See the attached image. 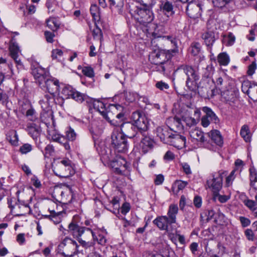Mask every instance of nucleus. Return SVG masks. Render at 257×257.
Segmentation results:
<instances>
[{
	"label": "nucleus",
	"mask_w": 257,
	"mask_h": 257,
	"mask_svg": "<svg viewBox=\"0 0 257 257\" xmlns=\"http://www.w3.org/2000/svg\"><path fill=\"white\" fill-rule=\"evenodd\" d=\"M62 85H63V88L61 93L63 96L66 99L70 98L72 97L75 89L69 85H65L62 84Z\"/></svg>",
	"instance_id": "c9c22d12"
},
{
	"label": "nucleus",
	"mask_w": 257,
	"mask_h": 257,
	"mask_svg": "<svg viewBox=\"0 0 257 257\" xmlns=\"http://www.w3.org/2000/svg\"><path fill=\"white\" fill-rule=\"evenodd\" d=\"M178 0H166L164 3H162L160 8L165 13L173 14L174 13L173 12V8L175 7H178Z\"/></svg>",
	"instance_id": "5701e85b"
},
{
	"label": "nucleus",
	"mask_w": 257,
	"mask_h": 257,
	"mask_svg": "<svg viewBox=\"0 0 257 257\" xmlns=\"http://www.w3.org/2000/svg\"><path fill=\"white\" fill-rule=\"evenodd\" d=\"M71 98L78 103H82L86 98V95L75 89Z\"/></svg>",
	"instance_id": "37998d69"
},
{
	"label": "nucleus",
	"mask_w": 257,
	"mask_h": 257,
	"mask_svg": "<svg viewBox=\"0 0 257 257\" xmlns=\"http://www.w3.org/2000/svg\"><path fill=\"white\" fill-rule=\"evenodd\" d=\"M186 137L184 136L179 135L174 131L172 134L169 141H167V144L172 145L178 149H182L185 146Z\"/></svg>",
	"instance_id": "dca6fc26"
},
{
	"label": "nucleus",
	"mask_w": 257,
	"mask_h": 257,
	"mask_svg": "<svg viewBox=\"0 0 257 257\" xmlns=\"http://www.w3.org/2000/svg\"><path fill=\"white\" fill-rule=\"evenodd\" d=\"M9 50L10 56L12 58H16L19 56V53L20 52L19 47L18 44L12 40L10 43Z\"/></svg>",
	"instance_id": "473e14b6"
},
{
	"label": "nucleus",
	"mask_w": 257,
	"mask_h": 257,
	"mask_svg": "<svg viewBox=\"0 0 257 257\" xmlns=\"http://www.w3.org/2000/svg\"><path fill=\"white\" fill-rule=\"evenodd\" d=\"M63 54V51L58 49H54L52 51L51 56L53 59H57L61 57Z\"/></svg>",
	"instance_id": "052dcab7"
},
{
	"label": "nucleus",
	"mask_w": 257,
	"mask_h": 257,
	"mask_svg": "<svg viewBox=\"0 0 257 257\" xmlns=\"http://www.w3.org/2000/svg\"><path fill=\"white\" fill-rule=\"evenodd\" d=\"M131 119L133 121V124L138 130V134L141 135L147 132L149 124V120L141 111L137 110L133 112Z\"/></svg>",
	"instance_id": "0eeeda50"
},
{
	"label": "nucleus",
	"mask_w": 257,
	"mask_h": 257,
	"mask_svg": "<svg viewBox=\"0 0 257 257\" xmlns=\"http://www.w3.org/2000/svg\"><path fill=\"white\" fill-rule=\"evenodd\" d=\"M248 93V95L251 99H254L256 96V92L257 90V84H250V86Z\"/></svg>",
	"instance_id": "5fc2aeb1"
},
{
	"label": "nucleus",
	"mask_w": 257,
	"mask_h": 257,
	"mask_svg": "<svg viewBox=\"0 0 257 257\" xmlns=\"http://www.w3.org/2000/svg\"><path fill=\"white\" fill-rule=\"evenodd\" d=\"M27 131L33 139H37L40 134V127L34 123L28 124Z\"/></svg>",
	"instance_id": "bb28decb"
},
{
	"label": "nucleus",
	"mask_w": 257,
	"mask_h": 257,
	"mask_svg": "<svg viewBox=\"0 0 257 257\" xmlns=\"http://www.w3.org/2000/svg\"><path fill=\"white\" fill-rule=\"evenodd\" d=\"M9 206L11 208V211L17 216H22L24 212L18 211V208H20V204L16 203L15 205H12V201H8Z\"/></svg>",
	"instance_id": "8fccbe9b"
},
{
	"label": "nucleus",
	"mask_w": 257,
	"mask_h": 257,
	"mask_svg": "<svg viewBox=\"0 0 257 257\" xmlns=\"http://www.w3.org/2000/svg\"><path fill=\"white\" fill-rule=\"evenodd\" d=\"M245 205L248 207L252 211L255 208L256 203L255 201H253L252 200H247L244 201Z\"/></svg>",
	"instance_id": "338daca9"
},
{
	"label": "nucleus",
	"mask_w": 257,
	"mask_h": 257,
	"mask_svg": "<svg viewBox=\"0 0 257 257\" xmlns=\"http://www.w3.org/2000/svg\"><path fill=\"white\" fill-rule=\"evenodd\" d=\"M221 97L226 102H233L235 99V94L232 90H221Z\"/></svg>",
	"instance_id": "7c9ffc66"
},
{
	"label": "nucleus",
	"mask_w": 257,
	"mask_h": 257,
	"mask_svg": "<svg viewBox=\"0 0 257 257\" xmlns=\"http://www.w3.org/2000/svg\"><path fill=\"white\" fill-rule=\"evenodd\" d=\"M53 171L56 175L61 178H66L74 174L71 161L68 159H63L58 162Z\"/></svg>",
	"instance_id": "1a4fd4ad"
},
{
	"label": "nucleus",
	"mask_w": 257,
	"mask_h": 257,
	"mask_svg": "<svg viewBox=\"0 0 257 257\" xmlns=\"http://www.w3.org/2000/svg\"><path fill=\"white\" fill-rule=\"evenodd\" d=\"M214 7L219 8L228 9L229 5L233 3V0H211Z\"/></svg>",
	"instance_id": "2f4dec72"
},
{
	"label": "nucleus",
	"mask_w": 257,
	"mask_h": 257,
	"mask_svg": "<svg viewBox=\"0 0 257 257\" xmlns=\"http://www.w3.org/2000/svg\"><path fill=\"white\" fill-rule=\"evenodd\" d=\"M110 165L116 174L126 175L130 171V164L123 158H116L110 162Z\"/></svg>",
	"instance_id": "9b49d317"
},
{
	"label": "nucleus",
	"mask_w": 257,
	"mask_h": 257,
	"mask_svg": "<svg viewBox=\"0 0 257 257\" xmlns=\"http://www.w3.org/2000/svg\"><path fill=\"white\" fill-rule=\"evenodd\" d=\"M250 186L257 190V174L255 171L250 170Z\"/></svg>",
	"instance_id": "de8ad7c7"
},
{
	"label": "nucleus",
	"mask_w": 257,
	"mask_h": 257,
	"mask_svg": "<svg viewBox=\"0 0 257 257\" xmlns=\"http://www.w3.org/2000/svg\"><path fill=\"white\" fill-rule=\"evenodd\" d=\"M175 50L158 48L154 50L150 55L149 60L155 65L154 69L157 72L164 74L166 72H170L173 68L171 59L172 53Z\"/></svg>",
	"instance_id": "f257e3e1"
},
{
	"label": "nucleus",
	"mask_w": 257,
	"mask_h": 257,
	"mask_svg": "<svg viewBox=\"0 0 257 257\" xmlns=\"http://www.w3.org/2000/svg\"><path fill=\"white\" fill-rule=\"evenodd\" d=\"M226 172L220 170L212 174L211 178L207 181V185L215 195H217L222 187V181Z\"/></svg>",
	"instance_id": "6e6552de"
},
{
	"label": "nucleus",
	"mask_w": 257,
	"mask_h": 257,
	"mask_svg": "<svg viewBox=\"0 0 257 257\" xmlns=\"http://www.w3.org/2000/svg\"><path fill=\"white\" fill-rule=\"evenodd\" d=\"M50 212L49 215H44V217L46 218H49L55 224H58L61 221L60 217L61 213L60 212L56 213L54 210L48 208Z\"/></svg>",
	"instance_id": "cd10ccee"
},
{
	"label": "nucleus",
	"mask_w": 257,
	"mask_h": 257,
	"mask_svg": "<svg viewBox=\"0 0 257 257\" xmlns=\"http://www.w3.org/2000/svg\"><path fill=\"white\" fill-rule=\"evenodd\" d=\"M47 26L53 31H56L59 27V24L58 23L56 18L50 17L46 20Z\"/></svg>",
	"instance_id": "4c0bfd02"
},
{
	"label": "nucleus",
	"mask_w": 257,
	"mask_h": 257,
	"mask_svg": "<svg viewBox=\"0 0 257 257\" xmlns=\"http://www.w3.org/2000/svg\"><path fill=\"white\" fill-rule=\"evenodd\" d=\"M111 145L118 152L125 153L128 150V145L123 135L114 132L111 135Z\"/></svg>",
	"instance_id": "9d476101"
},
{
	"label": "nucleus",
	"mask_w": 257,
	"mask_h": 257,
	"mask_svg": "<svg viewBox=\"0 0 257 257\" xmlns=\"http://www.w3.org/2000/svg\"><path fill=\"white\" fill-rule=\"evenodd\" d=\"M182 72H183L186 76V86L189 90H193L195 83L200 79L198 69L192 65L182 64L174 70V76L177 78Z\"/></svg>",
	"instance_id": "f03ea898"
},
{
	"label": "nucleus",
	"mask_w": 257,
	"mask_h": 257,
	"mask_svg": "<svg viewBox=\"0 0 257 257\" xmlns=\"http://www.w3.org/2000/svg\"><path fill=\"white\" fill-rule=\"evenodd\" d=\"M97 233V235H96L95 233L93 234V242L95 243V241H97V243L100 245H105L107 241L105 236V235L107 234L106 230H99Z\"/></svg>",
	"instance_id": "a878e982"
},
{
	"label": "nucleus",
	"mask_w": 257,
	"mask_h": 257,
	"mask_svg": "<svg viewBox=\"0 0 257 257\" xmlns=\"http://www.w3.org/2000/svg\"><path fill=\"white\" fill-rule=\"evenodd\" d=\"M95 28H94L92 32V34L94 38L98 39L101 40L102 38V33L101 30L97 26L95 23Z\"/></svg>",
	"instance_id": "6e6d98bb"
},
{
	"label": "nucleus",
	"mask_w": 257,
	"mask_h": 257,
	"mask_svg": "<svg viewBox=\"0 0 257 257\" xmlns=\"http://www.w3.org/2000/svg\"><path fill=\"white\" fill-rule=\"evenodd\" d=\"M218 62L221 65L226 66L229 62V57L226 53H220L218 56Z\"/></svg>",
	"instance_id": "79ce46f5"
},
{
	"label": "nucleus",
	"mask_w": 257,
	"mask_h": 257,
	"mask_svg": "<svg viewBox=\"0 0 257 257\" xmlns=\"http://www.w3.org/2000/svg\"><path fill=\"white\" fill-rule=\"evenodd\" d=\"M201 8L199 5L193 2L188 3L186 7L187 15L193 19L198 18L200 14Z\"/></svg>",
	"instance_id": "aec40b11"
},
{
	"label": "nucleus",
	"mask_w": 257,
	"mask_h": 257,
	"mask_svg": "<svg viewBox=\"0 0 257 257\" xmlns=\"http://www.w3.org/2000/svg\"><path fill=\"white\" fill-rule=\"evenodd\" d=\"M216 20H211L208 22L207 30L202 35L205 45L211 48L215 41V36L217 34L214 31L212 25L215 24Z\"/></svg>",
	"instance_id": "f8f14e48"
},
{
	"label": "nucleus",
	"mask_w": 257,
	"mask_h": 257,
	"mask_svg": "<svg viewBox=\"0 0 257 257\" xmlns=\"http://www.w3.org/2000/svg\"><path fill=\"white\" fill-rule=\"evenodd\" d=\"M235 170H232L230 173L229 175L226 178L225 185L227 187H228L232 184L233 181L235 179Z\"/></svg>",
	"instance_id": "13d9d810"
},
{
	"label": "nucleus",
	"mask_w": 257,
	"mask_h": 257,
	"mask_svg": "<svg viewBox=\"0 0 257 257\" xmlns=\"http://www.w3.org/2000/svg\"><path fill=\"white\" fill-rule=\"evenodd\" d=\"M202 111L205 113L204 116L207 117L208 119L210 118L211 121L215 123H217L219 122V118L210 108L207 106L203 107L202 108Z\"/></svg>",
	"instance_id": "c756f323"
},
{
	"label": "nucleus",
	"mask_w": 257,
	"mask_h": 257,
	"mask_svg": "<svg viewBox=\"0 0 257 257\" xmlns=\"http://www.w3.org/2000/svg\"><path fill=\"white\" fill-rule=\"evenodd\" d=\"M82 73L85 76L90 78L93 77L94 75L93 69L91 67H84Z\"/></svg>",
	"instance_id": "4d7b16f0"
},
{
	"label": "nucleus",
	"mask_w": 257,
	"mask_h": 257,
	"mask_svg": "<svg viewBox=\"0 0 257 257\" xmlns=\"http://www.w3.org/2000/svg\"><path fill=\"white\" fill-rule=\"evenodd\" d=\"M251 82L248 80L244 81L242 83L241 85V89L242 91L244 93H246L248 95V93L249 90L247 89H249L250 86Z\"/></svg>",
	"instance_id": "bf43d9fd"
},
{
	"label": "nucleus",
	"mask_w": 257,
	"mask_h": 257,
	"mask_svg": "<svg viewBox=\"0 0 257 257\" xmlns=\"http://www.w3.org/2000/svg\"><path fill=\"white\" fill-rule=\"evenodd\" d=\"M24 106H25V109H28L25 112L24 109H22V112L23 113H26V116L29 118V120L31 121H34L36 117L35 115V110L30 106L29 104H24Z\"/></svg>",
	"instance_id": "f704fd0d"
},
{
	"label": "nucleus",
	"mask_w": 257,
	"mask_h": 257,
	"mask_svg": "<svg viewBox=\"0 0 257 257\" xmlns=\"http://www.w3.org/2000/svg\"><path fill=\"white\" fill-rule=\"evenodd\" d=\"M211 141L205 143V148L212 152H218L223 144V138L220 132L217 130H213L207 133Z\"/></svg>",
	"instance_id": "423d86ee"
},
{
	"label": "nucleus",
	"mask_w": 257,
	"mask_h": 257,
	"mask_svg": "<svg viewBox=\"0 0 257 257\" xmlns=\"http://www.w3.org/2000/svg\"><path fill=\"white\" fill-rule=\"evenodd\" d=\"M66 136L67 139L70 141H73L75 140L77 136V134L74 130L71 127H68L66 130Z\"/></svg>",
	"instance_id": "49530a36"
},
{
	"label": "nucleus",
	"mask_w": 257,
	"mask_h": 257,
	"mask_svg": "<svg viewBox=\"0 0 257 257\" xmlns=\"http://www.w3.org/2000/svg\"><path fill=\"white\" fill-rule=\"evenodd\" d=\"M172 131L173 128H170L169 126H159L156 129V134L162 142L167 144V141H169L173 134Z\"/></svg>",
	"instance_id": "6ab92c4d"
},
{
	"label": "nucleus",
	"mask_w": 257,
	"mask_h": 257,
	"mask_svg": "<svg viewBox=\"0 0 257 257\" xmlns=\"http://www.w3.org/2000/svg\"><path fill=\"white\" fill-rule=\"evenodd\" d=\"M153 222L160 230L166 231H168L169 225L172 224L166 215L158 216L153 220Z\"/></svg>",
	"instance_id": "412c9836"
},
{
	"label": "nucleus",
	"mask_w": 257,
	"mask_h": 257,
	"mask_svg": "<svg viewBox=\"0 0 257 257\" xmlns=\"http://www.w3.org/2000/svg\"><path fill=\"white\" fill-rule=\"evenodd\" d=\"M32 73L39 85L43 84L44 81L49 77V72L45 69L40 66L33 68Z\"/></svg>",
	"instance_id": "a211bd4d"
},
{
	"label": "nucleus",
	"mask_w": 257,
	"mask_h": 257,
	"mask_svg": "<svg viewBox=\"0 0 257 257\" xmlns=\"http://www.w3.org/2000/svg\"><path fill=\"white\" fill-rule=\"evenodd\" d=\"M215 221L217 224L220 225H224L227 223V218L220 211L217 213Z\"/></svg>",
	"instance_id": "a19ab883"
},
{
	"label": "nucleus",
	"mask_w": 257,
	"mask_h": 257,
	"mask_svg": "<svg viewBox=\"0 0 257 257\" xmlns=\"http://www.w3.org/2000/svg\"><path fill=\"white\" fill-rule=\"evenodd\" d=\"M33 150V146L28 143H26L21 146L19 148V152L23 155L27 154Z\"/></svg>",
	"instance_id": "3c124183"
},
{
	"label": "nucleus",
	"mask_w": 257,
	"mask_h": 257,
	"mask_svg": "<svg viewBox=\"0 0 257 257\" xmlns=\"http://www.w3.org/2000/svg\"><path fill=\"white\" fill-rule=\"evenodd\" d=\"M240 134L246 142H250L251 139L250 134L247 125H244L242 126Z\"/></svg>",
	"instance_id": "ea45409f"
},
{
	"label": "nucleus",
	"mask_w": 257,
	"mask_h": 257,
	"mask_svg": "<svg viewBox=\"0 0 257 257\" xmlns=\"http://www.w3.org/2000/svg\"><path fill=\"white\" fill-rule=\"evenodd\" d=\"M235 37L232 33H228L227 36H224L222 40L223 43L226 46H232L235 42Z\"/></svg>",
	"instance_id": "58836bf2"
},
{
	"label": "nucleus",
	"mask_w": 257,
	"mask_h": 257,
	"mask_svg": "<svg viewBox=\"0 0 257 257\" xmlns=\"http://www.w3.org/2000/svg\"><path fill=\"white\" fill-rule=\"evenodd\" d=\"M166 123L169 128H173V130L175 127L178 130H180L183 128L181 119L176 116L168 118L166 120Z\"/></svg>",
	"instance_id": "393cba45"
},
{
	"label": "nucleus",
	"mask_w": 257,
	"mask_h": 257,
	"mask_svg": "<svg viewBox=\"0 0 257 257\" xmlns=\"http://www.w3.org/2000/svg\"><path fill=\"white\" fill-rule=\"evenodd\" d=\"M214 71L212 65L207 66L203 74V78H211Z\"/></svg>",
	"instance_id": "09e8293b"
},
{
	"label": "nucleus",
	"mask_w": 257,
	"mask_h": 257,
	"mask_svg": "<svg viewBox=\"0 0 257 257\" xmlns=\"http://www.w3.org/2000/svg\"><path fill=\"white\" fill-rule=\"evenodd\" d=\"M7 140L13 146H18L19 137L15 130L10 131L7 135Z\"/></svg>",
	"instance_id": "c85d7f7f"
},
{
	"label": "nucleus",
	"mask_w": 257,
	"mask_h": 257,
	"mask_svg": "<svg viewBox=\"0 0 257 257\" xmlns=\"http://www.w3.org/2000/svg\"><path fill=\"white\" fill-rule=\"evenodd\" d=\"M156 86L157 88L161 90H163L164 89H168L169 87V85L162 81H159L156 84Z\"/></svg>",
	"instance_id": "774afa93"
},
{
	"label": "nucleus",
	"mask_w": 257,
	"mask_h": 257,
	"mask_svg": "<svg viewBox=\"0 0 257 257\" xmlns=\"http://www.w3.org/2000/svg\"><path fill=\"white\" fill-rule=\"evenodd\" d=\"M178 207L177 204H171L169 205L167 212V217L172 224L176 223V216L178 213Z\"/></svg>",
	"instance_id": "b1692460"
},
{
	"label": "nucleus",
	"mask_w": 257,
	"mask_h": 257,
	"mask_svg": "<svg viewBox=\"0 0 257 257\" xmlns=\"http://www.w3.org/2000/svg\"><path fill=\"white\" fill-rule=\"evenodd\" d=\"M121 134L125 138H134L135 141H138L140 138V135L138 134V130L136 126L131 123L125 122L120 125Z\"/></svg>",
	"instance_id": "ddd939ff"
},
{
	"label": "nucleus",
	"mask_w": 257,
	"mask_h": 257,
	"mask_svg": "<svg viewBox=\"0 0 257 257\" xmlns=\"http://www.w3.org/2000/svg\"><path fill=\"white\" fill-rule=\"evenodd\" d=\"M256 68V65L255 62H252L248 67V70L247 71V74L249 76L252 75L254 73Z\"/></svg>",
	"instance_id": "0e129e2a"
},
{
	"label": "nucleus",
	"mask_w": 257,
	"mask_h": 257,
	"mask_svg": "<svg viewBox=\"0 0 257 257\" xmlns=\"http://www.w3.org/2000/svg\"><path fill=\"white\" fill-rule=\"evenodd\" d=\"M200 51V45L198 43H193L190 48V53L194 56L197 55Z\"/></svg>",
	"instance_id": "603ef678"
},
{
	"label": "nucleus",
	"mask_w": 257,
	"mask_h": 257,
	"mask_svg": "<svg viewBox=\"0 0 257 257\" xmlns=\"http://www.w3.org/2000/svg\"><path fill=\"white\" fill-rule=\"evenodd\" d=\"M79 246L76 240L68 236L65 237L59 245L62 250L61 254L65 257H72L80 253Z\"/></svg>",
	"instance_id": "39448f33"
},
{
	"label": "nucleus",
	"mask_w": 257,
	"mask_h": 257,
	"mask_svg": "<svg viewBox=\"0 0 257 257\" xmlns=\"http://www.w3.org/2000/svg\"><path fill=\"white\" fill-rule=\"evenodd\" d=\"M189 135L191 138L200 142L205 148V143H207L204 133L197 127L192 128L189 131Z\"/></svg>",
	"instance_id": "4be33fe9"
},
{
	"label": "nucleus",
	"mask_w": 257,
	"mask_h": 257,
	"mask_svg": "<svg viewBox=\"0 0 257 257\" xmlns=\"http://www.w3.org/2000/svg\"><path fill=\"white\" fill-rule=\"evenodd\" d=\"M226 83V81H225L222 77L219 76L216 79L215 85L216 88L221 90L224 88Z\"/></svg>",
	"instance_id": "864d4df0"
},
{
	"label": "nucleus",
	"mask_w": 257,
	"mask_h": 257,
	"mask_svg": "<svg viewBox=\"0 0 257 257\" xmlns=\"http://www.w3.org/2000/svg\"><path fill=\"white\" fill-rule=\"evenodd\" d=\"M76 240L78 241V242L80 244V245H81L82 247H83L85 249L89 248L93 246V245L95 244V243L93 242L86 241L85 240L86 239H83L82 237H81Z\"/></svg>",
	"instance_id": "a18cd8bd"
},
{
	"label": "nucleus",
	"mask_w": 257,
	"mask_h": 257,
	"mask_svg": "<svg viewBox=\"0 0 257 257\" xmlns=\"http://www.w3.org/2000/svg\"><path fill=\"white\" fill-rule=\"evenodd\" d=\"M91 15L93 19L96 22H99L100 20L99 8L96 4L91 5L90 8Z\"/></svg>",
	"instance_id": "e433bc0d"
},
{
	"label": "nucleus",
	"mask_w": 257,
	"mask_h": 257,
	"mask_svg": "<svg viewBox=\"0 0 257 257\" xmlns=\"http://www.w3.org/2000/svg\"><path fill=\"white\" fill-rule=\"evenodd\" d=\"M54 94L49 93V94H45L43 98L44 99V100H46V101L49 102V104H51L54 102Z\"/></svg>",
	"instance_id": "e2e57ef3"
},
{
	"label": "nucleus",
	"mask_w": 257,
	"mask_h": 257,
	"mask_svg": "<svg viewBox=\"0 0 257 257\" xmlns=\"http://www.w3.org/2000/svg\"><path fill=\"white\" fill-rule=\"evenodd\" d=\"M131 11L135 19L140 24L144 26L152 22L154 19V15L150 7L147 5L136 6Z\"/></svg>",
	"instance_id": "7ed1b4c3"
},
{
	"label": "nucleus",
	"mask_w": 257,
	"mask_h": 257,
	"mask_svg": "<svg viewBox=\"0 0 257 257\" xmlns=\"http://www.w3.org/2000/svg\"><path fill=\"white\" fill-rule=\"evenodd\" d=\"M163 39L168 40L170 42L172 46L174 48H177V42L176 38L173 36H165L163 37Z\"/></svg>",
	"instance_id": "680f3d73"
},
{
	"label": "nucleus",
	"mask_w": 257,
	"mask_h": 257,
	"mask_svg": "<svg viewBox=\"0 0 257 257\" xmlns=\"http://www.w3.org/2000/svg\"><path fill=\"white\" fill-rule=\"evenodd\" d=\"M92 105L94 108L98 111L102 115L104 114L107 106L103 102L99 100L94 99L92 101Z\"/></svg>",
	"instance_id": "72a5a7b5"
},
{
	"label": "nucleus",
	"mask_w": 257,
	"mask_h": 257,
	"mask_svg": "<svg viewBox=\"0 0 257 257\" xmlns=\"http://www.w3.org/2000/svg\"><path fill=\"white\" fill-rule=\"evenodd\" d=\"M85 231H87L88 235H90V232L88 227L81 226L74 221H72L68 225V231L76 239L82 237Z\"/></svg>",
	"instance_id": "4468645a"
},
{
	"label": "nucleus",
	"mask_w": 257,
	"mask_h": 257,
	"mask_svg": "<svg viewBox=\"0 0 257 257\" xmlns=\"http://www.w3.org/2000/svg\"><path fill=\"white\" fill-rule=\"evenodd\" d=\"M123 107L119 104H108L106 110L102 116L111 124L114 126L119 124L115 118L118 119L120 122L124 119V114L122 112Z\"/></svg>",
	"instance_id": "20e7f679"
},
{
	"label": "nucleus",
	"mask_w": 257,
	"mask_h": 257,
	"mask_svg": "<svg viewBox=\"0 0 257 257\" xmlns=\"http://www.w3.org/2000/svg\"><path fill=\"white\" fill-rule=\"evenodd\" d=\"M188 184L186 181L182 180H177L173 184V188L174 190L176 189V192L178 193L179 191L183 190Z\"/></svg>",
	"instance_id": "c03bdc74"
},
{
	"label": "nucleus",
	"mask_w": 257,
	"mask_h": 257,
	"mask_svg": "<svg viewBox=\"0 0 257 257\" xmlns=\"http://www.w3.org/2000/svg\"><path fill=\"white\" fill-rule=\"evenodd\" d=\"M47 88L49 93L55 94L59 91L60 85L59 80L54 77H50L49 76L45 80L44 83Z\"/></svg>",
	"instance_id": "f3484780"
},
{
	"label": "nucleus",
	"mask_w": 257,
	"mask_h": 257,
	"mask_svg": "<svg viewBox=\"0 0 257 257\" xmlns=\"http://www.w3.org/2000/svg\"><path fill=\"white\" fill-rule=\"evenodd\" d=\"M186 124L188 126H192L197 123L198 120L191 117H186L184 119Z\"/></svg>",
	"instance_id": "69168bd1"
},
{
	"label": "nucleus",
	"mask_w": 257,
	"mask_h": 257,
	"mask_svg": "<svg viewBox=\"0 0 257 257\" xmlns=\"http://www.w3.org/2000/svg\"><path fill=\"white\" fill-rule=\"evenodd\" d=\"M138 141L135 142H139L141 141L140 147L142 152L146 154L149 151L152 150L154 147V142L149 136H148V132L143 133L140 135V139H138Z\"/></svg>",
	"instance_id": "2eb2a0df"
}]
</instances>
